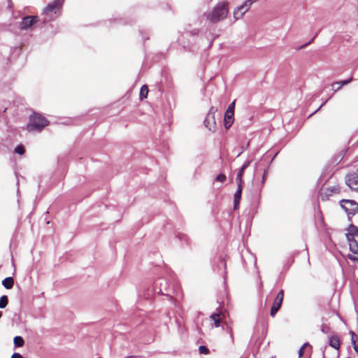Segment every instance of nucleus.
<instances>
[{
  "label": "nucleus",
  "instance_id": "f257e3e1",
  "mask_svg": "<svg viewBox=\"0 0 358 358\" xmlns=\"http://www.w3.org/2000/svg\"><path fill=\"white\" fill-rule=\"evenodd\" d=\"M204 39V37L199 35V30L194 29L191 31L187 30L184 31L178 37V41L185 50L194 52L199 48L200 44Z\"/></svg>",
  "mask_w": 358,
  "mask_h": 358
},
{
  "label": "nucleus",
  "instance_id": "f03ea898",
  "mask_svg": "<svg viewBox=\"0 0 358 358\" xmlns=\"http://www.w3.org/2000/svg\"><path fill=\"white\" fill-rule=\"evenodd\" d=\"M64 0H54L43 8L41 16L43 24L56 20L62 15V6Z\"/></svg>",
  "mask_w": 358,
  "mask_h": 358
},
{
  "label": "nucleus",
  "instance_id": "7ed1b4c3",
  "mask_svg": "<svg viewBox=\"0 0 358 358\" xmlns=\"http://www.w3.org/2000/svg\"><path fill=\"white\" fill-rule=\"evenodd\" d=\"M228 2L222 1L217 3L213 10L206 15V19L211 23H217L225 19L228 15Z\"/></svg>",
  "mask_w": 358,
  "mask_h": 358
},
{
  "label": "nucleus",
  "instance_id": "20e7f679",
  "mask_svg": "<svg viewBox=\"0 0 358 358\" xmlns=\"http://www.w3.org/2000/svg\"><path fill=\"white\" fill-rule=\"evenodd\" d=\"M49 124V121L41 114L33 112L29 117L27 129L29 131H41Z\"/></svg>",
  "mask_w": 358,
  "mask_h": 358
},
{
  "label": "nucleus",
  "instance_id": "39448f33",
  "mask_svg": "<svg viewBox=\"0 0 358 358\" xmlns=\"http://www.w3.org/2000/svg\"><path fill=\"white\" fill-rule=\"evenodd\" d=\"M162 286L167 287L168 281L164 278H159L155 281L152 289H148L147 292L145 294V297H150L153 294L157 293L158 294L171 296L169 292H164Z\"/></svg>",
  "mask_w": 358,
  "mask_h": 358
},
{
  "label": "nucleus",
  "instance_id": "423d86ee",
  "mask_svg": "<svg viewBox=\"0 0 358 358\" xmlns=\"http://www.w3.org/2000/svg\"><path fill=\"white\" fill-rule=\"evenodd\" d=\"M339 203L341 207L347 213L349 220H350V216L354 215L358 212V203L354 200L343 199Z\"/></svg>",
  "mask_w": 358,
  "mask_h": 358
},
{
  "label": "nucleus",
  "instance_id": "0eeeda50",
  "mask_svg": "<svg viewBox=\"0 0 358 358\" xmlns=\"http://www.w3.org/2000/svg\"><path fill=\"white\" fill-rule=\"evenodd\" d=\"M41 20L38 15L24 16L20 23V29L21 30H28Z\"/></svg>",
  "mask_w": 358,
  "mask_h": 358
},
{
  "label": "nucleus",
  "instance_id": "6e6552de",
  "mask_svg": "<svg viewBox=\"0 0 358 358\" xmlns=\"http://www.w3.org/2000/svg\"><path fill=\"white\" fill-rule=\"evenodd\" d=\"M216 111L217 109L215 108V107H210L203 121L205 127L212 131H214L216 127V122L215 119V114Z\"/></svg>",
  "mask_w": 358,
  "mask_h": 358
},
{
  "label": "nucleus",
  "instance_id": "1a4fd4ad",
  "mask_svg": "<svg viewBox=\"0 0 358 358\" xmlns=\"http://www.w3.org/2000/svg\"><path fill=\"white\" fill-rule=\"evenodd\" d=\"M252 3L249 1H245L241 6H238L234 11V17L236 20L241 19L243 15L250 8Z\"/></svg>",
  "mask_w": 358,
  "mask_h": 358
},
{
  "label": "nucleus",
  "instance_id": "9d476101",
  "mask_svg": "<svg viewBox=\"0 0 358 358\" xmlns=\"http://www.w3.org/2000/svg\"><path fill=\"white\" fill-rule=\"evenodd\" d=\"M345 184L350 189L358 192V175L355 173L348 174L345 176Z\"/></svg>",
  "mask_w": 358,
  "mask_h": 358
},
{
  "label": "nucleus",
  "instance_id": "9b49d317",
  "mask_svg": "<svg viewBox=\"0 0 358 358\" xmlns=\"http://www.w3.org/2000/svg\"><path fill=\"white\" fill-rule=\"evenodd\" d=\"M340 192L341 189L339 185H334L332 187H327L324 192L321 193V199L322 201H327L333 194H338Z\"/></svg>",
  "mask_w": 358,
  "mask_h": 358
},
{
  "label": "nucleus",
  "instance_id": "f8f14e48",
  "mask_svg": "<svg viewBox=\"0 0 358 358\" xmlns=\"http://www.w3.org/2000/svg\"><path fill=\"white\" fill-rule=\"evenodd\" d=\"M347 231L348 232L345 234L347 241L355 240V236H358V227L350 224Z\"/></svg>",
  "mask_w": 358,
  "mask_h": 358
},
{
  "label": "nucleus",
  "instance_id": "ddd939ff",
  "mask_svg": "<svg viewBox=\"0 0 358 358\" xmlns=\"http://www.w3.org/2000/svg\"><path fill=\"white\" fill-rule=\"evenodd\" d=\"M225 317V313L221 310H217L216 313H213L210 315V318L213 320L215 327H219L221 324V320Z\"/></svg>",
  "mask_w": 358,
  "mask_h": 358
},
{
  "label": "nucleus",
  "instance_id": "4468645a",
  "mask_svg": "<svg viewBox=\"0 0 358 358\" xmlns=\"http://www.w3.org/2000/svg\"><path fill=\"white\" fill-rule=\"evenodd\" d=\"M234 114H230L227 113H224V125L225 129H228L231 127L234 120Z\"/></svg>",
  "mask_w": 358,
  "mask_h": 358
},
{
  "label": "nucleus",
  "instance_id": "2eb2a0df",
  "mask_svg": "<svg viewBox=\"0 0 358 358\" xmlns=\"http://www.w3.org/2000/svg\"><path fill=\"white\" fill-rule=\"evenodd\" d=\"M251 161L250 160H246L243 164L242 165L241 168L239 169L237 176H236V180H241L242 179L243 173L245 170L250 165Z\"/></svg>",
  "mask_w": 358,
  "mask_h": 358
},
{
  "label": "nucleus",
  "instance_id": "dca6fc26",
  "mask_svg": "<svg viewBox=\"0 0 358 358\" xmlns=\"http://www.w3.org/2000/svg\"><path fill=\"white\" fill-rule=\"evenodd\" d=\"M177 238L182 243V245H184L189 246L190 245V239L189 236L185 234L178 233L176 236Z\"/></svg>",
  "mask_w": 358,
  "mask_h": 358
},
{
  "label": "nucleus",
  "instance_id": "f3484780",
  "mask_svg": "<svg viewBox=\"0 0 358 358\" xmlns=\"http://www.w3.org/2000/svg\"><path fill=\"white\" fill-rule=\"evenodd\" d=\"M329 344L333 348L338 350L341 345L339 338L337 336H333L330 337Z\"/></svg>",
  "mask_w": 358,
  "mask_h": 358
},
{
  "label": "nucleus",
  "instance_id": "a211bd4d",
  "mask_svg": "<svg viewBox=\"0 0 358 358\" xmlns=\"http://www.w3.org/2000/svg\"><path fill=\"white\" fill-rule=\"evenodd\" d=\"M281 306H282V303L274 300L273 305L271 306V312H270V315L272 317H274L275 316L276 313L280 308Z\"/></svg>",
  "mask_w": 358,
  "mask_h": 358
},
{
  "label": "nucleus",
  "instance_id": "6ab92c4d",
  "mask_svg": "<svg viewBox=\"0 0 358 358\" xmlns=\"http://www.w3.org/2000/svg\"><path fill=\"white\" fill-rule=\"evenodd\" d=\"M352 80V78H349L348 80H342L341 82L334 83L332 85V87H333L334 91V92H337L338 90H339L341 88L342 86H343L345 85H347L349 83H350Z\"/></svg>",
  "mask_w": 358,
  "mask_h": 358
},
{
  "label": "nucleus",
  "instance_id": "aec40b11",
  "mask_svg": "<svg viewBox=\"0 0 358 358\" xmlns=\"http://www.w3.org/2000/svg\"><path fill=\"white\" fill-rule=\"evenodd\" d=\"M3 286L7 289H10L13 288L14 285V279L13 277H6L2 280Z\"/></svg>",
  "mask_w": 358,
  "mask_h": 358
},
{
  "label": "nucleus",
  "instance_id": "412c9836",
  "mask_svg": "<svg viewBox=\"0 0 358 358\" xmlns=\"http://www.w3.org/2000/svg\"><path fill=\"white\" fill-rule=\"evenodd\" d=\"M349 243L350 250L355 255H358V243L356 240L348 241Z\"/></svg>",
  "mask_w": 358,
  "mask_h": 358
},
{
  "label": "nucleus",
  "instance_id": "4be33fe9",
  "mask_svg": "<svg viewBox=\"0 0 358 358\" xmlns=\"http://www.w3.org/2000/svg\"><path fill=\"white\" fill-rule=\"evenodd\" d=\"M149 90L146 85H143L140 90L139 99L143 100L148 97Z\"/></svg>",
  "mask_w": 358,
  "mask_h": 358
},
{
  "label": "nucleus",
  "instance_id": "5701e85b",
  "mask_svg": "<svg viewBox=\"0 0 358 358\" xmlns=\"http://www.w3.org/2000/svg\"><path fill=\"white\" fill-rule=\"evenodd\" d=\"M241 199V194L234 193V209L239 208V205Z\"/></svg>",
  "mask_w": 358,
  "mask_h": 358
},
{
  "label": "nucleus",
  "instance_id": "b1692460",
  "mask_svg": "<svg viewBox=\"0 0 358 358\" xmlns=\"http://www.w3.org/2000/svg\"><path fill=\"white\" fill-rule=\"evenodd\" d=\"M13 343L15 348H20L24 345V341L22 336H16L13 339Z\"/></svg>",
  "mask_w": 358,
  "mask_h": 358
},
{
  "label": "nucleus",
  "instance_id": "393cba45",
  "mask_svg": "<svg viewBox=\"0 0 358 358\" xmlns=\"http://www.w3.org/2000/svg\"><path fill=\"white\" fill-rule=\"evenodd\" d=\"M8 303V298L6 295H3L0 298V308H5Z\"/></svg>",
  "mask_w": 358,
  "mask_h": 358
},
{
  "label": "nucleus",
  "instance_id": "a878e982",
  "mask_svg": "<svg viewBox=\"0 0 358 358\" xmlns=\"http://www.w3.org/2000/svg\"><path fill=\"white\" fill-rule=\"evenodd\" d=\"M14 152L20 155H22L24 153L25 149L23 145H19L16 146Z\"/></svg>",
  "mask_w": 358,
  "mask_h": 358
},
{
  "label": "nucleus",
  "instance_id": "bb28decb",
  "mask_svg": "<svg viewBox=\"0 0 358 358\" xmlns=\"http://www.w3.org/2000/svg\"><path fill=\"white\" fill-rule=\"evenodd\" d=\"M235 101H236L234 100L233 102H231V103L229 105V106H228V108H227V110H226V112H225V113H230V114H234Z\"/></svg>",
  "mask_w": 358,
  "mask_h": 358
},
{
  "label": "nucleus",
  "instance_id": "cd10ccee",
  "mask_svg": "<svg viewBox=\"0 0 358 358\" xmlns=\"http://www.w3.org/2000/svg\"><path fill=\"white\" fill-rule=\"evenodd\" d=\"M283 298H284V291L282 289H281L278 293L275 300L277 301H280V303H282Z\"/></svg>",
  "mask_w": 358,
  "mask_h": 358
},
{
  "label": "nucleus",
  "instance_id": "c85d7f7f",
  "mask_svg": "<svg viewBox=\"0 0 358 358\" xmlns=\"http://www.w3.org/2000/svg\"><path fill=\"white\" fill-rule=\"evenodd\" d=\"M236 183H237V189L236 191L235 192L236 193H239V194H242V191H243V180L241 179V180H236Z\"/></svg>",
  "mask_w": 358,
  "mask_h": 358
},
{
  "label": "nucleus",
  "instance_id": "c756f323",
  "mask_svg": "<svg viewBox=\"0 0 358 358\" xmlns=\"http://www.w3.org/2000/svg\"><path fill=\"white\" fill-rule=\"evenodd\" d=\"M199 352L200 354L207 355L209 353V349L205 345H200L199 347Z\"/></svg>",
  "mask_w": 358,
  "mask_h": 358
},
{
  "label": "nucleus",
  "instance_id": "7c9ffc66",
  "mask_svg": "<svg viewBox=\"0 0 358 358\" xmlns=\"http://www.w3.org/2000/svg\"><path fill=\"white\" fill-rule=\"evenodd\" d=\"M226 179H227L226 176L222 173L218 174L215 178L216 181L221 182H224L226 180Z\"/></svg>",
  "mask_w": 358,
  "mask_h": 358
},
{
  "label": "nucleus",
  "instance_id": "2f4dec72",
  "mask_svg": "<svg viewBox=\"0 0 358 358\" xmlns=\"http://www.w3.org/2000/svg\"><path fill=\"white\" fill-rule=\"evenodd\" d=\"M329 330H330V328H329L328 326L324 325V324L322 325V327H321V331H322V332H323L324 334H327V333H329Z\"/></svg>",
  "mask_w": 358,
  "mask_h": 358
},
{
  "label": "nucleus",
  "instance_id": "473e14b6",
  "mask_svg": "<svg viewBox=\"0 0 358 358\" xmlns=\"http://www.w3.org/2000/svg\"><path fill=\"white\" fill-rule=\"evenodd\" d=\"M162 287L164 292H169L171 293V296L169 297L172 299V291L169 288V285L167 287L162 286Z\"/></svg>",
  "mask_w": 358,
  "mask_h": 358
},
{
  "label": "nucleus",
  "instance_id": "72a5a7b5",
  "mask_svg": "<svg viewBox=\"0 0 358 358\" xmlns=\"http://www.w3.org/2000/svg\"><path fill=\"white\" fill-rule=\"evenodd\" d=\"M227 331L230 334L231 338L234 339L232 329L230 327H229L228 325H227Z\"/></svg>",
  "mask_w": 358,
  "mask_h": 358
},
{
  "label": "nucleus",
  "instance_id": "f704fd0d",
  "mask_svg": "<svg viewBox=\"0 0 358 358\" xmlns=\"http://www.w3.org/2000/svg\"><path fill=\"white\" fill-rule=\"evenodd\" d=\"M268 169V167L265 168L264 169V173H263V176H262V183H264L265 180H266V173H267Z\"/></svg>",
  "mask_w": 358,
  "mask_h": 358
},
{
  "label": "nucleus",
  "instance_id": "c9c22d12",
  "mask_svg": "<svg viewBox=\"0 0 358 358\" xmlns=\"http://www.w3.org/2000/svg\"><path fill=\"white\" fill-rule=\"evenodd\" d=\"M348 258L351 260V261H353V262H356L358 263V257H355V256H353L352 255H348Z\"/></svg>",
  "mask_w": 358,
  "mask_h": 358
},
{
  "label": "nucleus",
  "instance_id": "e433bc0d",
  "mask_svg": "<svg viewBox=\"0 0 358 358\" xmlns=\"http://www.w3.org/2000/svg\"><path fill=\"white\" fill-rule=\"evenodd\" d=\"M327 101H325L324 103H322L321 104V106H320L317 110H315L313 113H312L309 115V117L312 116L313 115H314L315 113H316L319 110H320V108H322V106H323L327 103Z\"/></svg>",
  "mask_w": 358,
  "mask_h": 358
},
{
  "label": "nucleus",
  "instance_id": "4c0bfd02",
  "mask_svg": "<svg viewBox=\"0 0 358 358\" xmlns=\"http://www.w3.org/2000/svg\"><path fill=\"white\" fill-rule=\"evenodd\" d=\"M11 358H23V357L17 352H15L13 354Z\"/></svg>",
  "mask_w": 358,
  "mask_h": 358
},
{
  "label": "nucleus",
  "instance_id": "58836bf2",
  "mask_svg": "<svg viewBox=\"0 0 358 358\" xmlns=\"http://www.w3.org/2000/svg\"><path fill=\"white\" fill-rule=\"evenodd\" d=\"M303 354H304L303 348H300V349L299 350V357L300 358V357H303Z\"/></svg>",
  "mask_w": 358,
  "mask_h": 358
},
{
  "label": "nucleus",
  "instance_id": "ea45409f",
  "mask_svg": "<svg viewBox=\"0 0 358 358\" xmlns=\"http://www.w3.org/2000/svg\"><path fill=\"white\" fill-rule=\"evenodd\" d=\"M315 38V36H314V37H313V38L310 41H308V43H305V44L302 45L301 46V48H303L306 47L308 45H309V44H310V43L314 40V38Z\"/></svg>",
  "mask_w": 358,
  "mask_h": 358
},
{
  "label": "nucleus",
  "instance_id": "a19ab883",
  "mask_svg": "<svg viewBox=\"0 0 358 358\" xmlns=\"http://www.w3.org/2000/svg\"><path fill=\"white\" fill-rule=\"evenodd\" d=\"M307 347H309L310 350L312 348V346L309 344V343H305L301 348H303V349H305Z\"/></svg>",
  "mask_w": 358,
  "mask_h": 358
},
{
  "label": "nucleus",
  "instance_id": "79ce46f5",
  "mask_svg": "<svg viewBox=\"0 0 358 358\" xmlns=\"http://www.w3.org/2000/svg\"><path fill=\"white\" fill-rule=\"evenodd\" d=\"M351 341H352V345H353V348L355 349V346H357V345H356V341H355V340L354 339V338H351Z\"/></svg>",
  "mask_w": 358,
  "mask_h": 358
},
{
  "label": "nucleus",
  "instance_id": "37998d69",
  "mask_svg": "<svg viewBox=\"0 0 358 358\" xmlns=\"http://www.w3.org/2000/svg\"><path fill=\"white\" fill-rule=\"evenodd\" d=\"M143 41L149 39V36H142Z\"/></svg>",
  "mask_w": 358,
  "mask_h": 358
},
{
  "label": "nucleus",
  "instance_id": "c03bdc74",
  "mask_svg": "<svg viewBox=\"0 0 358 358\" xmlns=\"http://www.w3.org/2000/svg\"><path fill=\"white\" fill-rule=\"evenodd\" d=\"M350 334L352 338H354V336H355V334L352 331H350Z\"/></svg>",
  "mask_w": 358,
  "mask_h": 358
},
{
  "label": "nucleus",
  "instance_id": "a18cd8bd",
  "mask_svg": "<svg viewBox=\"0 0 358 358\" xmlns=\"http://www.w3.org/2000/svg\"><path fill=\"white\" fill-rule=\"evenodd\" d=\"M249 1L253 4L254 3H256V2L259 1V0H249Z\"/></svg>",
  "mask_w": 358,
  "mask_h": 358
},
{
  "label": "nucleus",
  "instance_id": "49530a36",
  "mask_svg": "<svg viewBox=\"0 0 358 358\" xmlns=\"http://www.w3.org/2000/svg\"><path fill=\"white\" fill-rule=\"evenodd\" d=\"M221 262H222V264H223L224 266L226 267V266H227L226 262H224L222 259H221Z\"/></svg>",
  "mask_w": 358,
  "mask_h": 358
},
{
  "label": "nucleus",
  "instance_id": "de8ad7c7",
  "mask_svg": "<svg viewBox=\"0 0 358 358\" xmlns=\"http://www.w3.org/2000/svg\"><path fill=\"white\" fill-rule=\"evenodd\" d=\"M244 149H243L238 155L237 157H239L243 152Z\"/></svg>",
  "mask_w": 358,
  "mask_h": 358
},
{
  "label": "nucleus",
  "instance_id": "09e8293b",
  "mask_svg": "<svg viewBox=\"0 0 358 358\" xmlns=\"http://www.w3.org/2000/svg\"><path fill=\"white\" fill-rule=\"evenodd\" d=\"M322 357H323V358H325L324 352H322Z\"/></svg>",
  "mask_w": 358,
  "mask_h": 358
},
{
  "label": "nucleus",
  "instance_id": "8fccbe9b",
  "mask_svg": "<svg viewBox=\"0 0 358 358\" xmlns=\"http://www.w3.org/2000/svg\"><path fill=\"white\" fill-rule=\"evenodd\" d=\"M212 43H213V41H210V43L209 44V47H210L212 45Z\"/></svg>",
  "mask_w": 358,
  "mask_h": 358
},
{
  "label": "nucleus",
  "instance_id": "3c124183",
  "mask_svg": "<svg viewBox=\"0 0 358 358\" xmlns=\"http://www.w3.org/2000/svg\"><path fill=\"white\" fill-rule=\"evenodd\" d=\"M1 316H2V312L0 311V318L1 317Z\"/></svg>",
  "mask_w": 358,
  "mask_h": 358
},
{
  "label": "nucleus",
  "instance_id": "603ef678",
  "mask_svg": "<svg viewBox=\"0 0 358 358\" xmlns=\"http://www.w3.org/2000/svg\"><path fill=\"white\" fill-rule=\"evenodd\" d=\"M248 146H249V142L247 143V145H246L245 148H247Z\"/></svg>",
  "mask_w": 358,
  "mask_h": 358
},
{
  "label": "nucleus",
  "instance_id": "864d4df0",
  "mask_svg": "<svg viewBox=\"0 0 358 358\" xmlns=\"http://www.w3.org/2000/svg\"><path fill=\"white\" fill-rule=\"evenodd\" d=\"M347 358H350V357H347Z\"/></svg>",
  "mask_w": 358,
  "mask_h": 358
}]
</instances>
